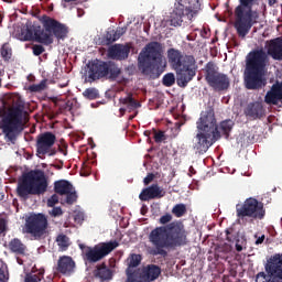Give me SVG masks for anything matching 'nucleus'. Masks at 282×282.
I'll return each mask as SVG.
<instances>
[{"mask_svg":"<svg viewBox=\"0 0 282 282\" xmlns=\"http://www.w3.org/2000/svg\"><path fill=\"white\" fill-rule=\"evenodd\" d=\"M273 61H282V36L270 40L267 53L263 48L251 51L247 55L245 68L246 89H262L265 87V72L270 64V57Z\"/></svg>","mask_w":282,"mask_h":282,"instance_id":"nucleus-1","label":"nucleus"},{"mask_svg":"<svg viewBox=\"0 0 282 282\" xmlns=\"http://www.w3.org/2000/svg\"><path fill=\"white\" fill-rule=\"evenodd\" d=\"M186 228H184V223L180 220L156 227L149 235V241L154 246L150 254L167 257L169 251L166 250H175V248L186 246Z\"/></svg>","mask_w":282,"mask_h":282,"instance_id":"nucleus-2","label":"nucleus"},{"mask_svg":"<svg viewBox=\"0 0 282 282\" xmlns=\"http://www.w3.org/2000/svg\"><path fill=\"white\" fill-rule=\"evenodd\" d=\"M196 124L198 132L192 141V149L196 154L204 155L212 144H215L221 138V132L215 118V110L209 108L203 111Z\"/></svg>","mask_w":282,"mask_h":282,"instance_id":"nucleus-3","label":"nucleus"},{"mask_svg":"<svg viewBox=\"0 0 282 282\" xmlns=\"http://www.w3.org/2000/svg\"><path fill=\"white\" fill-rule=\"evenodd\" d=\"M44 30H36L35 32L32 29H26L22 32L23 41H34L41 43L42 45H52L54 43V36L58 41H65L69 30L67 25L61 23L54 18L48 15H42L40 19Z\"/></svg>","mask_w":282,"mask_h":282,"instance_id":"nucleus-4","label":"nucleus"},{"mask_svg":"<svg viewBox=\"0 0 282 282\" xmlns=\"http://www.w3.org/2000/svg\"><path fill=\"white\" fill-rule=\"evenodd\" d=\"M25 106L22 102L17 104L9 108L8 112L4 113L0 120V129L4 135L6 142L17 144V140L25 129Z\"/></svg>","mask_w":282,"mask_h":282,"instance_id":"nucleus-5","label":"nucleus"},{"mask_svg":"<svg viewBox=\"0 0 282 282\" xmlns=\"http://www.w3.org/2000/svg\"><path fill=\"white\" fill-rule=\"evenodd\" d=\"M139 63L145 76L162 74L166 67L164 46L160 42H149L139 54Z\"/></svg>","mask_w":282,"mask_h":282,"instance_id":"nucleus-6","label":"nucleus"},{"mask_svg":"<svg viewBox=\"0 0 282 282\" xmlns=\"http://www.w3.org/2000/svg\"><path fill=\"white\" fill-rule=\"evenodd\" d=\"M239 4L235 8L234 15L235 22L234 28L240 36V39H246L252 30L253 25L259 23V11L253 10L254 6L259 0H238Z\"/></svg>","mask_w":282,"mask_h":282,"instance_id":"nucleus-7","label":"nucleus"},{"mask_svg":"<svg viewBox=\"0 0 282 282\" xmlns=\"http://www.w3.org/2000/svg\"><path fill=\"white\" fill-rule=\"evenodd\" d=\"M47 176L43 171H31L22 175L18 183L17 195L21 199H29L30 195H45L47 193Z\"/></svg>","mask_w":282,"mask_h":282,"instance_id":"nucleus-8","label":"nucleus"},{"mask_svg":"<svg viewBox=\"0 0 282 282\" xmlns=\"http://www.w3.org/2000/svg\"><path fill=\"white\" fill-rule=\"evenodd\" d=\"M88 78L90 80H100V78H107L111 82H117L119 85H127L129 79L122 76V68L115 62H102L95 59L88 69Z\"/></svg>","mask_w":282,"mask_h":282,"instance_id":"nucleus-9","label":"nucleus"},{"mask_svg":"<svg viewBox=\"0 0 282 282\" xmlns=\"http://www.w3.org/2000/svg\"><path fill=\"white\" fill-rule=\"evenodd\" d=\"M236 215L238 224L246 226L248 219H263L265 217V207L262 202H258L257 198H247L242 205H236Z\"/></svg>","mask_w":282,"mask_h":282,"instance_id":"nucleus-10","label":"nucleus"},{"mask_svg":"<svg viewBox=\"0 0 282 282\" xmlns=\"http://www.w3.org/2000/svg\"><path fill=\"white\" fill-rule=\"evenodd\" d=\"M50 228V221L43 213H32L25 218L24 226L22 227L23 235H30L39 241L47 235V229Z\"/></svg>","mask_w":282,"mask_h":282,"instance_id":"nucleus-11","label":"nucleus"},{"mask_svg":"<svg viewBox=\"0 0 282 282\" xmlns=\"http://www.w3.org/2000/svg\"><path fill=\"white\" fill-rule=\"evenodd\" d=\"M118 241H109L101 242L95 245L94 247H85L83 245L79 246L83 251V260L86 265H93V263H98V261H102L105 257L111 254L115 248H118Z\"/></svg>","mask_w":282,"mask_h":282,"instance_id":"nucleus-12","label":"nucleus"},{"mask_svg":"<svg viewBox=\"0 0 282 282\" xmlns=\"http://www.w3.org/2000/svg\"><path fill=\"white\" fill-rule=\"evenodd\" d=\"M205 80L214 91H226L230 87V77L219 73V67L214 62H208L205 66Z\"/></svg>","mask_w":282,"mask_h":282,"instance_id":"nucleus-13","label":"nucleus"},{"mask_svg":"<svg viewBox=\"0 0 282 282\" xmlns=\"http://www.w3.org/2000/svg\"><path fill=\"white\" fill-rule=\"evenodd\" d=\"M54 144H56V134L52 132L39 134L35 143L37 158L43 160L45 155H48L50 158L56 155L57 151L56 148H54Z\"/></svg>","mask_w":282,"mask_h":282,"instance_id":"nucleus-14","label":"nucleus"},{"mask_svg":"<svg viewBox=\"0 0 282 282\" xmlns=\"http://www.w3.org/2000/svg\"><path fill=\"white\" fill-rule=\"evenodd\" d=\"M198 12L199 7H185L184 4L178 3L170 14V25L178 28L184 22V17H187V19L192 21Z\"/></svg>","mask_w":282,"mask_h":282,"instance_id":"nucleus-15","label":"nucleus"},{"mask_svg":"<svg viewBox=\"0 0 282 282\" xmlns=\"http://www.w3.org/2000/svg\"><path fill=\"white\" fill-rule=\"evenodd\" d=\"M162 269L158 264H147L137 270V275L130 282H154L160 279Z\"/></svg>","mask_w":282,"mask_h":282,"instance_id":"nucleus-16","label":"nucleus"},{"mask_svg":"<svg viewBox=\"0 0 282 282\" xmlns=\"http://www.w3.org/2000/svg\"><path fill=\"white\" fill-rule=\"evenodd\" d=\"M185 61L187 64H184L181 69H176L177 72V85L180 87H186L193 78H195V57L192 55L185 56Z\"/></svg>","mask_w":282,"mask_h":282,"instance_id":"nucleus-17","label":"nucleus"},{"mask_svg":"<svg viewBox=\"0 0 282 282\" xmlns=\"http://www.w3.org/2000/svg\"><path fill=\"white\" fill-rule=\"evenodd\" d=\"M132 47L130 43L115 44L108 48V56L112 61H127Z\"/></svg>","mask_w":282,"mask_h":282,"instance_id":"nucleus-18","label":"nucleus"},{"mask_svg":"<svg viewBox=\"0 0 282 282\" xmlns=\"http://www.w3.org/2000/svg\"><path fill=\"white\" fill-rule=\"evenodd\" d=\"M166 195V192L160 185L152 184L141 191L139 199L141 202H151V199H162Z\"/></svg>","mask_w":282,"mask_h":282,"instance_id":"nucleus-19","label":"nucleus"},{"mask_svg":"<svg viewBox=\"0 0 282 282\" xmlns=\"http://www.w3.org/2000/svg\"><path fill=\"white\" fill-rule=\"evenodd\" d=\"M243 113L249 120H261L265 116V108L260 101H252L245 107Z\"/></svg>","mask_w":282,"mask_h":282,"instance_id":"nucleus-20","label":"nucleus"},{"mask_svg":"<svg viewBox=\"0 0 282 282\" xmlns=\"http://www.w3.org/2000/svg\"><path fill=\"white\" fill-rule=\"evenodd\" d=\"M167 59H169V63L172 65L173 69H182L183 65L188 64V61H186V57H184L182 52L176 48L167 50Z\"/></svg>","mask_w":282,"mask_h":282,"instance_id":"nucleus-21","label":"nucleus"},{"mask_svg":"<svg viewBox=\"0 0 282 282\" xmlns=\"http://www.w3.org/2000/svg\"><path fill=\"white\" fill-rule=\"evenodd\" d=\"M279 100H282V83L276 82L272 85L271 90L267 93L264 102L267 105H278Z\"/></svg>","mask_w":282,"mask_h":282,"instance_id":"nucleus-22","label":"nucleus"},{"mask_svg":"<svg viewBox=\"0 0 282 282\" xmlns=\"http://www.w3.org/2000/svg\"><path fill=\"white\" fill-rule=\"evenodd\" d=\"M74 265H76V263L72 257L63 256L58 259L57 272H61V274H69V272H74Z\"/></svg>","mask_w":282,"mask_h":282,"instance_id":"nucleus-23","label":"nucleus"},{"mask_svg":"<svg viewBox=\"0 0 282 282\" xmlns=\"http://www.w3.org/2000/svg\"><path fill=\"white\" fill-rule=\"evenodd\" d=\"M93 274L95 279H99L102 281H111L113 273L111 272V269L107 268V264L101 263L96 267V269L93 271Z\"/></svg>","mask_w":282,"mask_h":282,"instance_id":"nucleus-24","label":"nucleus"},{"mask_svg":"<svg viewBox=\"0 0 282 282\" xmlns=\"http://www.w3.org/2000/svg\"><path fill=\"white\" fill-rule=\"evenodd\" d=\"M119 102L127 107L129 113H131V111H135V109H140V107H142V105L138 100H135L133 98V95H131V94H129L126 98H120Z\"/></svg>","mask_w":282,"mask_h":282,"instance_id":"nucleus-25","label":"nucleus"},{"mask_svg":"<svg viewBox=\"0 0 282 282\" xmlns=\"http://www.w3.org/2000/svg\"><path fill=\"white\" fill-rule=\"evenodd\" d=\"M9 250L14 254H25L28 247L19 238H14L9 242Z\"/></svg>","mask_w":282,"mask_h":282,"instance_id":"nucleus-26","label":"nucleus"},{"mask_svg":"<svg viewBox=\"0 0 282 282\" xmlns=\"http://www.w3.org/2000/svg\"><path fill=\"white\" fill-rule=\"evenodd\" d=\"M54 191L57 195H67L72 191V185L68 181H56L54 183Z\"/></svg>","mask_w":282,"mask_h":282,"instance_id":"nucleus-27","label":"nucleus"},{"mask_svg":"<svg viewBox=\"0 0 282 282\" xmlns=\"http://www.w3.org/2000/svg\"><path fill=\"white\" fill-rule=\"evenodd\" d=\"M44 276L45 270L40 269L37 273H34V271H32V273H26L24 282H41V280L44 279Z\"/></svg>","mask_w":282,"mask_h":282,"instance_id":"nucleus-28","label":"nucleus"},{"mask_svg":"<svg viewBox=\"0 0 282 282\" xmlns=\"http://www.w3.org/2000/svg\"><path fill=\"white\" fill-rule=\"evenodd\" d=\"M232 127H235V121L231 119H226L220 122L219 129L223 131L224 135L228 138L230 135V132L232 131Z\"/></svg>","mask_w":282,"mask_h":282,"instance_id":"nucleus-29","label":"nucleus"},{"mask_svg":"<svg viewBox=\"0 0 282 282\" xmlns=\"http://www.w3.org/2000/svg\"><path fill=\"white\" fill-rule=\"evenodd\" d=\"M45 89H47V79L41 80L40 84H33V85L29 86V90H31L34 94L45 91Z\"/></svg>","mask_w":282,"mask_h":282,"instance_id":"nucleus-30","label":"nucleus"},{"mask_svg":"<svg viewBox=\"0 0 282 282\" xmlns=\"http://www.w3.org/2000/svg\"><path fill=\"white\" fill-rule=\"evenodd\" d=\"M56 242L58 248H61L62 250H67L69 248V237L63 234L57 236Z\"/></svg>","mask_w":282,"mask_h":282,"instance_id":"nucleus-31","label":"nucleus"},{"mask_svg":"<svg viewBox=\"0 0 282 282\" xmlns=\"http://www.w3.org/2000/svg\"><path fill=\"white\" fill-rule=\"evenodd\" d=\"M84 98H87V100H96V98H99L98 89L96 88H87L83 93Z\"/></svg>","mask_w":282,"mask_h":282,"instance_id":"nucleus-32","label":"nucleus"},{"mask_svg":"<svg viewBox=\"0 0 282 282\" xmlns=\"http://www.w3.org/2000/svg\"><path fill=\"white\" fill-rule=\"evenodd\" d=\"M186 213V205L185 204H176L172 208V214L175 215V217H184Z\"/></svg>","mask_w":282,"mask_h":282,"instance_id":"nucleus-33","label":"nucleus"},{"mask_svg":"<svg viewBox=\"0 0 282 282\" xmlns=\"http://www.w3.org/2000/svg\"><path fill=\"white\" fill-rule=\"evenodd\" d=\"M164 87H173L175 83V75L173 73H167L163 76L162 80Z\"/></svg>","mask_w":282,"mask_h":282,"instance_id":"nucleus-34","label":"nucleus"},{"mask_svg":"<svg viewBox=\"0 0 282 282\" xmlns=\"http://www.w3.org/2000/svg\"><path fill=\"white\" fill-rule=\"evenodd\" d=\"M118 35L116 34V30H110L106 33V43L111 45V43H116L118 41Z\"/></svg>","mask_w":282,"mask_h":282,"instance_id":"nucleus-35","label":"nucleus"},{"mask_svg":"<svg viewBox=\"0 0 282 282\" xmlns=\"http://www.w3.org/2000/svg\"><path fill=\"white\" fill-rule=\"evenodd\" d=\"M1 56L4 61H10V58H12V48L3 44L1 47Z\"/></svg>","mask_w":282,"mask_h":282,"instance_id":"nucleus-36","label":"nucleus"},{"mask_svg":"<svg viewBox=\"0 0 282 282\" xmlns=\"http://www.w3.org/2000/svg\"><path fill=\"white\" fill-rule=\"evenodd\" d=\"M154 133V142H156V144H160L162 142H164V140H166V135L164 134V131L160 130H152Z\"/></svg>","mask_w":282,"mask_h":282,"instance_id":"nucleus-37","label":"nucleus"},{"mask_svg":"<svg viewBox=\"0 0 282 282\" xmlns=\"http://www.w3.org/2000/svg\"><path fill=\"white\" fill-rule=\"evenodd\" d=\"M64 195H66V204H68L69 206H72V204H75L76 199H78L76 192L70 191Z\"/></svg>","mask_w":282,"mask_h":282,"instance_id":"nucleus-38","label":"nucleus"},{"mask_svg":"<svg viewBox=\"0 0 282 282\" xmlns=\"http://www.w3.org/2000/svg\"><path fill=\"white\" fill-rule=\"evenodd\" d=\"M32 52L34 56H41L45 52V47L41 44H34L32 46Z\"/></svg>","mask_w":282,"mask_h":282,"instance_id":"nucleus-39","label":"nucleus"},{"mask_svg":"<svg viewBox=\"0 0 282 282\" xmlns=\"http://www.w3.org/2000/svg\"><path fill=\"white\" fill-rule=\"evenodd\" d=\"M171 221H173V216L171 214H165L159 219V224L162 226H166V224H171Z\"/></svg>","mask_w":282,"mask_h":282,"instance_id":"nucleus-40","label":"nucleus"},{"mask_svg":"<svg viewBox=\"0 0 282 282\" xmlns=\"http://www.w3.org/2000/svg\"><path fill=\"white\" fill-rule=\"evenodd\" d=\"M58 204V195L53 194L48 199H47V206L48 208H54Z\"/></svg>","mask_w":282,"mask_h":282,"instance_id":"nucleus-41","label":"nucleus"},{"mask_svg":"<svg viewBox=\"0 0 282 282\" xmlns=\"http://www.w3.org/2000/svg\"><path fill=\"white\" fill-rule=\"evenodd\" d=\"M48 215H51V217H61V215H63V208L53 207V209L48 212Z\"/></svg>","mask_w":282,"mask_h":282,"instance_id":"nucleus-42","label":"nucleus"},{"mask_svg":"<svg viewBox=\"0 0 282 282\" xmlns=\"http://www.w3.org/2000/svg\"><path fill=\"white\" fill-rule=\"evenodd\" d=\"M243 140L247 144H252L254 142V134H252V132H245Z\"/></svg>","mask_w":282,"mask_h":282,"instance_id":"nucleus-43","label":"nucleus"},{"mask_svg":"<svg viewBox=\"0 0 282 282\" xmlns=\"http://www.w3.org/2000/svg\"><path fill=\"white\" fill-rule=\"evenodd\" d=\"M153 180H155V174L149 173L143 180L144 186H149Z\"/></svg>","mask_w":282,"mask_h":282,"instance_id":"nucleus-44","label":"nucleus"},{"mask_svg":"<svg viewBox=\"0 0 282 282\" xmlns=\"http://www.w3.org/2000/svg\"><path fill=\"white\" fill-rule=\"evenodd\" d=\"M58 151L59 153H62L63 155H67V144L63 143L62 145H58Z\"/></svg>","mask_w":282,"mask_h":282,"instance_id":"nucleus-45","label":"nucleus"},{"mask_svg":"<svg viewBox=\"0 0 282 282\" xmlns=\"http://www.w3.org/2000/svg\"><path fill=\"white\" fill-rule=\"evenodd\" d=\"M256 237V246H261V243H263V241H265V235H262L260 237H258L257 235L254 236Z\"/></svg>","mask_w":282,"mask_h":282,"instance_id":"nucleus-46","label":"nucleus"},{"mask_svg":"<svg viewBox=\"0 0 282 282\" xmlns=\"http://www.w3.org/2000/svg\"><path fill=\"white\" fill-rule=\"evenodd\" d=\"M6 232V219L0 218V235H3Z\"/></svg>","mask_w":282,"mask_h":282,"instance_id":"nucleus-47","label":"nucleus"},{"mask_svg":"<svg viewBox=\"0 0 282 282\" xmlns=\"http://www.w3.org/2000/svg\"><path fill=\"white\" fill-rule=\"evenodd\" d=\"M115 32H116L118 39H120V36H122V35L127 32V29H124V28H119V29H117Z\"/></svg>","mask_w":282,"mask_h":282,"instance_id":"nucleus-48","label":"nucleus"},{"mask_svg":"<svg viewBox=\"0 0 282 282\" xmlns=\"http://www.w3.org/2000/svg\"><path fill=\"white\" fill-rule=\"evenodd\" d=\"M236 250L237 252H241L243 250V246L239 243V240L236 241Z\"/></svg>","mask_w":282,"mask_h":282,"instance_id":"nucleus-49","label":"nucleus"},{"mask_svg":"<svg viewBox=\"0 0 282 282\" xmlns=\"http://www.w3.org/2000/svg\"><path fill=\"white\" fill-rule=\"evenodd\" d=\"M0 282H6V272L0 270Z\"/></svg>","mask_w":282,"mask_h":282,"instance_id":"nucleus-50","label":"nucleus"},{"mask_svg":"<svg viewBox=\"0 0 282 282\" xmlns=\"http://www.w3.org/2000/svg\"><path fill=\"white\" fill-rule=\"evenodd\" d=\"M226 235H227V241H230V242H232L234 241V239H232V237H230V230H226Z\"/></svg>","mask_w":282,"mask_h":282,"instance_id":"nucleus-51","label":"nucleus"},{"mask_svg":"<svg viewBox=\"0 0 282 282\" xmlns=\"http://www.w3.org/2000/svg\"><path fill=\"white\" fill-rule=\"evenodd\" d=\"M84 15H85V10L77 9V17H84Z\"/></svg>","mask_w":282,"mask_h":282,"instance_id":"nucleus-52","label":"nucleus"},{"mask_svg":"<svg viewBox=\"0 0 282 282\" xmlns=\"http://www.w3.org/2000/svg\"><path fill=\"white\" fill-rule=\"evenodd\" d=\"M119 112H120V116H124V113H127V108H120Z\"/></svg>","mask_w":282,"mask_h":282,"instance_id":"nucleus-53","label":"nucleus"},{"mask_svg":"<svg viewBox=\"0 0 282 282\" xmlns=\"http://www.w3.org/2000/svg\"><path fill=\"white\" fill-rule=\"evenodd\" d=\"M144 135H145L147 138H151V131H149V130L144 131Z\"/></svg>","mask_w":282,"mask_h":282,"instance_id":"nucleus-54","label":"nucleus"},{"mask_svg":"<svg viewBox=\"0 0 282 282\" xmlns=\"http://www.w3.org/2000/svg\"><path fill=\"white\" fill-rule=\"evenodd\" d=\"M186 39L187 41H195V37H193V35H187Z\"/></svg>","mask_w":282,"mask_h":282,"instance_id":"nucleus-55","label":"nucleus"},{"mask_svg":"<svg viewBox=\"0 0 282 282\" xmlns=\"http://www.w3.org/2000/svg\"><path fill=\"white\" fill-rule=\"evenodd\" d=\"M276 3V0H269V6H274Z\"/></svg>","mask_w":282,"mask_h":282,"instance_id":"nucleus-56","label":"nucleus"},{"mask_svg":"<svg viewBox=\"0 0 282 282\" xmlns=\"http://www.w3.org/2000/svg\"><path fill=\"white\" fill-rule=\"evenodd\" d=\"M65 3H72V1H76V0H63Z\"/></svg>","mask_w":282,"mask_h":282,"instance_id":"nucleus-57","label":"nucleus"},{"mask_svg":"<svg viewBox=\"0 0 282 282\" xmlns=\"http://www.w3.org/2000/svg\"><path fill=\"white\" fill-rule=\"evenodd\" d=\"M175 124H176L177 129H180V127H182V123H180V122H176Z\"/></svg>","mask_w":282,"mask_h":282,"instance_id":"nucleus-58","label":"nucleus"},{"mask_svg":"<svg viewBox=\"0 0 282 282\" xmlns=\"http://www.w3.org/2000/svg\"><path fill=\"white\" fill-rule=\"evenodd\" d=\"M135 118V116H130L129 120H133Z\"/></svg>","mask_w":282,"mask_h":282,"instance_id":"nucleus-59","label":"nucleus"},{"mask_svg":"<svg viewBox=\"0 0 282 282\" xmlns=\"http://www.w3.org/2000/svg\"><path fill=\"white\" fill-rule=\"evenodd\" d=\"M196 6H199V1H196Z\"/></svg>","mask_w":282,"mask_h":282,"instance_id":"nucleus-60","label":"nucleus"}]
</instances>
